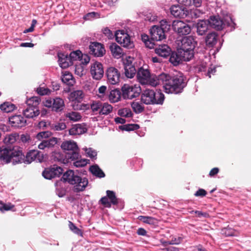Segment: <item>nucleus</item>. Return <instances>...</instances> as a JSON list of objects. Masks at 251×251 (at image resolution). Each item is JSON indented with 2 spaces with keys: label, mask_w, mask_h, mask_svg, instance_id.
I'll list each match as a JSON object with an SVG mask.
<instances>
[{
  "label": "nucleus",
  "mask_w": 251,
  "mask_h": 251,
  "mask_svg": "<svg viewBox=\"0 0 251 251\" xmlns=\"http://www.w3.org/2000/svg\"><path fill=\"white\" fill-rule=\"evenodd\" d=\"M164 99V95L160 90L155 92L153 90L146 89L141 93V101L147 105H162Z\"/></svg>",
  "instance_id": "7ed1b4c3"
},
{
  "label": "nucleus",
  "mask_w": 251,
  "mask_h": 251,
  "mask_svg": "<svg viewBox=\"0 0 251 251\" xmlns=\"http://www.w3.org/2000/svg\"><path fill=\"white\" fill-rule=\"evenodd\" d=\"M170 241L171 245H178L182 241V238L180 237H173Z\"/></svg>",
  "instance_id": "69168bd1"
},
{
  "label": "nucleus",
  "mask_w": 251,
  "mask_h": 251,
  "mask_svg": "<svg viewBox=\"0 0 251 251\" xmlns=\"http://www.w3.org/2000/svg\"><path fill=\"white\" fill-rule=\"evenodd\" d=\"M89 160L86 159H82L74 162V165L76 167H82L85 166Z\"/></svg>",
  "instance_id": "6e6d98bb"
},
{
  "label": "nucleus",
  "mask_w": 251,
  "mask_h": 251,
  "mask_svg": "<svg viewBox=\"0 0 251 251\" xmlns=\"http://www.w3.org/2000/svg\"><path fill=\"white\" fill-rule=\"evenodd\" d=\"M109 49L115 58H120L124 54L122 49L115 43L110 45Z\"/></svg>",
  "instance_id": "a878e982"
},
{
  "label": "nucleus",
  "mask_w": 251,
  "mask_h": 251,
  "mask_svg": "<svg viewBox=\"0 0 251 251\" xmlns=\"http://www.w3.org/2000/svg\"><path fill=\"white\" fill-rule=\"evenodd\" d=\"M79 176L76 173H75L74 171L69 170L65 172L61 180L64 182H67L71 185H73L76 180H77V176Z\"/></svg>",
  "instance_id": "6ab92c4d"
},
{
  "label": "nucleus",
  "mask_w": 251,
  "mask_h": 251,
  "mask_svg": "<svg viewBox=\"0 0 251 251\" xmlns=\"http://www.w3.org/2000/svg\"><path fill=\"white\" fill-rule=\"evenodd\" d=\"M61 147L62 150L71 152L73 151L78 150L76 143L74 141H67L62 143Z\"/></svg>",
  "instance_id": "bb28decb"
},
{
  "label": "nucleus",
  "mask_w": 251,
  "mask_h": 251,
  "mask_svg": "<svg viewBox=\"0 0 251 251\" xmlns=\"http://www.w3.org/2000/svg\"><path fill=\"white\" fill-rule=\"evenodd\" d=\"M170 62L174 66H177L182 61H188L190 60L189 58H187L185 55L180 53V50L177 49L176 52H172L170 55Z\"/></svg>",
  "instance_id": "ddd939ff"
},
{
  "label": "nucleus",
  "mask_w": 251,
  "mask_h": 251,
  "mask_svg": "<svg viewBox=\"0 0 251 251\" xmlns=\"http://www.w3.org/2000/svg\"><path fill=\"white\" fill-rule=\"evenodd\" d=\"M86 153L87 154L88 156L91 158H94L97 156V152L92 149H86L85 150Z\"/></svg>",
  "instance_id": "052dcab7"
},
{
  "label": "nucleus",
  "mask_w": 251,
  "mask_h": 251,
  "mask_svg": "<svg viewBox=\"0 0 251 251\" xmlns=\"http://www.w3.org/2000/svg\"><path fill=\"white\" fill-rule=\"evenodd\" d=\"M41 99L38 97H33L29 99L27 101V107L23 111L24 115L26 118H33L40 114L38 105Z\"/></svg>",
  "instance_id": "39448f33"
},
{
  "label": "nucleus",
  "mask_w": 251,
  "mask_h": 251,
  "mask_svg": "<svg viewBox=\"0 0 251 251\" xmlns=\"http://www.w3.org/2000/svg\"><path fill=\"white\" fill-rule=\"evenodd\" d=\"M126 33L123 30L117 31L115 34L116 41L118 43H121L122 39L125 38Z\"/></svg>",
  "instance_id": "603ef678"
},
{
  "label": "nucleus",
  "mask_w": 251,
  "mask_h": 251,
  "mask_svg": "<svg viewBox=\"0 0 251 251\" xmlns=\"http://www.w3.org/2000/svg\"><path fill=\"white\" fill-rule=\"evenodd\" d=\"M51 135V133L50 131H42L37 133L35 137L38 140L42 141L45 140L44 139L49 138Z\"/></svg>",
  "instance_id": "09e8293b"
},
{
  "label": "nucleus",
  "mask_w": 251,
  "mask_h": 251,
  "mask_svg": "<svg viewBox=\"0 0 251 251\" xmlns=\"http://www.w3.org/2000/svg\"><path fill=\"white\" fill-rule=\"evenodd\" d=\"M57 143L58 139L57 138L51 137L49 139L43 140L38 145V148L40 150H44L46 148H52L57 144Z\"/></svg>",
  "instance_id": "412c9836"
},
{
  "label": "nucleus",
  "mask_w": 251,
  "mask_h": 251,
  "mask_svg": "<svg viewBox=\"0 0 251 251\" xmlns=\"http://www.w3.org/2000/svg\"><path fill=\"white\" fill-rule=\"evenodd\" d=\"M81 56H82V52L79 50L73 51L69 55L70 59L73 64V61L80 60Z\"/></svg>",
  "instance_id": "49530a36"
},
{
  "label": "nucleus",
  "mask_w": 251,
  "mask_h": 251,
  "mask_svg": "<svg viewBox=\"0 0 251 251\" xmlns=\"http://www.w3.org/2000/svg\"><path fill=\"white\" fill-rule=\"evenodd\" d=\"M172 52L171 48L167 45H160L155 49V52L158 55L166 58L170 56Z\"/></svg>",
  "instance_id": "4be33fe9"
},
{
  "label": "nucleus",
  "mask_w": 251,
  "mask_h": 251,
  "mask_svg": "<svg viewBox=\"0 0 251 251\" xmlns=\"http://www.w3.org/2000/svg\"><path fill=\"white\" fill-rule=\"evenodd\" d=\"M84 93L82 90H76L72 92L70 94L72 100L80 101L84 98Z\"/></svg>",
  "instance_id": "e433bc0d"
},
{
  "label": "nucleus",
  "mask_w": 251,
  "mask_h": 251,
  "mask_svg": "<svg viewBox=\"0 0 251 251\" xmlns=\"http://www.w3.org/2000/svg\"><path fill=\"white\" fill-rule=\"evenodd\" d=\"M154 41L152 40L151 38L149 41H147V42H146L145 45L146 47L147 48H148L149 49H153L154 48V46H155Z\"/></svg>",
  "instance_id": "774afa93"
},
{
  "label": "nucleus",
  "mask_w": 251,
  "mask_h": 251,
  "mask_svg": "<svg viewBox=\"0 0 251 251\" xmlns=\"http://www.w3.org/2000/svg\"><path fill=\"white\" fill-rule=\"evenodd\" d=\"M50 128L55 131H60L65 129L66 128V124L64 122H59L53 124L49 123Z\"/></svg>",
  "instance_id": "58836bf2"
},
{
  "label": "nucleus",
  "mask_w": 251,
  "mask_h": 251,
  "mask_svg": "<svg viewBox=\"0 0 251 251\" xmlns=\"http://www.w3.org/2000/svg\"><path fill=\"white\" fill-rule=\"evenodd\" d=\"M113 106L107 102H102L100 115H107L113 111Z\"/></svg>",
  "instance_id": "2f4dec72"
},
{
  "label": "nucleus",
  "mask_w": 251,
  "mask_h": 251,
  "mask_svg": "<svg viewBox=\"0 0 251 251\" xmlns=\"http://www.w3.org/2000/svg\"><path fill=\"white\" fill-rule=\"evenodd\" d=\"M124 48L132 49L134 47V43L131 41L130 36L126 33L125 38L122 39L121 43H118Z\"/></svg>",
  "instance_id": "7c9ffc66"
},
{
  "label": "nucleus",
  "mask_w": 251,
  "mask_h": 251,
  "mask_svg": "<svg viewBox=\"0 0 251 251\" xmlns=\"http://www.w3.org/2000/svg\"><path fill=\"white\" fill-rule=\"evenodd\" d=\"M36 91L38 94L41 96L49 95L50 93V91L49 89L43 87L38 88Z\"/></svg>",
  "instance_id": "13d9d810"
},
{
  "label": "nucleus",
  "mask_w": 251,
  "mask_h": 251,
  "mask_svg": "<svg viewBox=\"0 0 251 251\" xmlns=\"http://www.w3.org/2000/svg\"><path fill=\"white\" fill-rule=\"evenodd\" d=\"M80 60H81V62L83 65H87L90 60V57L87 54H83L80 57Z\"/></svg>",
  "instance_id": "680f3d73"
},
{
  "label": "nucleus",
  "mask_w": 251,
  "mask_h": 251,
  "mask_svg": "<svg viewBox=\"0 0 251 251\" xmlns=\"http://www.w3.org/2000/svg\"><path fill=\"white\" fill-rule=\"evenodd\" d=\"M68 226L70 229L74 233L78 235L82 236L83 233L81 230L76 227L73 222L69 221Z\"/></svg>",
  "instance_id": "8fccbe9b"
},
{
  "label": "nucleus",
  "mask_w": 251,
  "mask_h": 251,
  "mask_svg": "<svg viewBox=\"0 0 251 251\" xmlns=\"http://www.w3.org/2000/svg\"><path fill=\"white\" fill-rule=\"evenodd\" d=\"M78 150L73 151L71 152H68L67 153L68 155V157L71 159L72 160H75L78 159L79 157V154L78 153Z\"/></svg>",
  "instance_id": "5fc2aeb1"
},
{
  "label": "nucleus",
  "mask_w": 251,
  "mask_h": 251,
  "mask_svg": "<svg viewBox=\"0 0 251 251\" xmlns=\"http://www.w3.org/2000/svg\"><path fill=\"white\" fill-rule=\"evenodd\" d=\"M138 219L144 223L151 225H155L158 223L157 220L152 217L139 216Z\"/></svg>",
  "instance_id": "c9c22d12"
},
{
  "label": "nucleus",
  "mask_w": 251,
  "mask_h": 251,
  "mask_svg": "<svg viewBox=\"0 0 251 251\" xmlns=\"http://www.w3.org/2000/svg\"><path fill=\"white\" fill-rule=\"evenodd\" d=\"M121 95V92L119 90H112L109 94V100L111 102H117L120 100Z\"/></svg>",
  "instance_id": "c85d7f7f"
},
{
  "label": "nucleus",
  "mask_w": 251,
  "mask_h": 251,
  "mask_svg": "<svg viewBox=\"0 0 251 251\" xmlns=\"http://www.w3.org/2000/svg\"><path fill=\"white\" fill-rule=\"evenodd\" d=\"M11 126L17 128H22L26 125V120L20 115H16L9 118Z\"/></svg>",
  "instance_id": "a211bd4d"
},
{
  "label": "nucleus",
  "mask_w": 251,
  "mask_h": 251,
  "mask_svg": "<svg viewBox=\"0 0 251 251\" xmlns=\"http://www.w3.org/2000/svg\"><path fill=\"white\" fill-rule=\"evenodd\" d=\"M106 75L107 80L111 84H116L120 82L121 74L117 69L112 67L108 68Z\"/></svg>",
  "instance_id": "9b49d317"
},
{
  "label": "nucleus",
  "mask_w": 251,
  "mask_h": 251,
  "mask_svg": "<svg viewBox=\"0 0 251 251\" xmlns=\"http://www.w3.org/2000/svg\"><path fill=\"white\" fill-rule=\"evenodd\" d=\"M191 213H195V214H196L197 215V216L198 217H205V218H207L209 216V214L206 213V212H201V211H192L191 212H190Z\"/></svg>",
  "instance_id": "e2e57ef3"
},
{
  "label": "nucleus",
  "mask_w": 251,
  "mask_h": 251,
  "mask_svg": "<svg viewBox=\"0 0 251 251\" xmlns=\"http://www.w3.org/2000/svg\"><path fill=\"white\" fill-rule=\"evenodd\" d=\"M118 114L121 117L127 118L131 117L133 115L131 110L128 108H124L119 109L118 112Z\"/></svg>",
  "instance_id": "c03bdc74"
},
{
  "label": "nucleus",
  "mask_w": 251,
  "mask_h": 251,
  "mask_svg": "<svg viewBox=\"0 0 251 251\" xmlns=\"http://www.w3.org/2000/svg\"><path fill=\"white\" fill-rule=\"evenodd\" d=\"M58 55V62L60 66L62 68H67L69 66L73 65L71 60L70 59V57L68 56V55H65L63 53H59Z\"/></svg>",
  "instance_id": "b1692460"
},
{
  "label": "nucleus",
  "mask_w": 251,
  "mask_h": 251,
  "mask_svg": "<svg viewBox=\"0 0 251 251\" xmlns=\"http://www.w3.org/2000/svg\"><path fill=\"white\" fill-rule=\"evenodd\" d=\"M140 126L138 124H127L119 126V128L122 130L127 131H133L139 129Z\"/></svg>",
  "instance_id": "79ce46f5"
},
{
  "label": "nucleus",
  "mask_w": 251,
  "mask_h": 251,
  "mask_svg": "<svg viewBox=\"0 0 251 251\" xmlns=\"http://www.w3.org/2000/svg\"><path fill=\"white\" fill-rule=\"evenodd\" d=\"M148 83L154 87L162 84L166 93L175 94L181 93L187 84L182 74L172 75L164 73L158 75H151Z\"/></svg>",
  "instance_id": "f03ea898"
},
{
  "label": "nucleus",
  "mask_w": 251,
  "mask_h": 251,
  "mask_svg": "<svg viewBox=\"0 0 251 251\" xmlns=\"http://www.w3.org/2000/svg\"><path fill=\"white\" fill-rule=\"evenodd\" d=\"M221 232L223 235L226 236H231L234 235V230L229 227L223 228Z\"/></svg>",
  "instance_id": "864d4df0"
},
{
  "label": "nucleus",
  "mask_w": 251,
  "mask_h": 251,
  "mask_svg": "<svg viewBox=\"0 0 251 251\" xmlns=\"http://www.w3.org/2000/svg\"><path fill=\"white\" fill-rule=\"evenodd\" d=\"M218 38V34L215 32L209 33L205 38L206 45L209 47H214L217 43Z\"/></svg>",
  "instance_id": "5701e85b"
},
{
  "label": "nucleus",
  "mask_w": 251,
  "mask_h": 251,
  "mask_svg": "<svg viewBox=\"0 0 251 251\" xmlns=\"http://www.w3.org/2000/svg\"><path fill=\"white\" fill-rule=\"evenodd\" d=\"M106 194H107V197L108 199H109L110 201V202L113 204V205H116L118 203V199H117L115 193L110 190H107L106 191Z\"/></svg>",
  "instance_id": "de8ad7c7"
},
{
  "label": "nucleus",
  "mask_w": 251,
  "mask_h": 251,
  "mask_svg": "<svg viewBox=\"0 0 251 251\" xmlns=\"http://www.w3.org/2000/svg\"><path fill=\"white\" fill-rule=\"evenodd\" d=\"M90 53L96 57L102 56L105 53L104 46L98 42H92L89 46Z\"/></svg>",
  "instance_id": "4468645a"
},
{
  "label": "nucleus",
  "mask_w": 251,
  "mask_h": 251,
  "mask_svg": "<svg viewBox=\"0 0 251 251\" xmlns=\"http://www.w3.org/2000/svg\"><path fill=\"white\" fill-rule=\"evenodd\" d=\"M209 25L210 27L216 30H222L226 25L229 26V23L224 22L219 16H211L208 19Z\"/></svg>",
  "instance_id": "9d476101"
},
{
  "label": "nucleus",
  "mask_w": 251,
  "mask_h": 251,
  "mask_svg": "<svg viewBox=\"0 0 251 251\" xmlns=\"http://www.w3.org/2000/svg\"><path fill=\"white\" fill-rule=\"evenodd\" d=\"M89 170L93 175L98 177L102 178L105 176V174L97 165L91 166Z\"/></svg>",
  "instance_id": "473e14b6"
},
{
  "label": "nucleus",
  "mask_w": 251,
  "mask_h": 251,
  "mask_svg": "<svg viewBox=\"0 0 251 251\" xmlns=\"http://www.w3.org/2000/svg\"><path fill=\"white\" fill-rule=\"evenodd\" d=\"M170 12L175 17L179 18H185L189 14V11L186 7L178 5H172Z\"/></svg>",
  "instance_id": "f8f14e48"
},
{
  "label": "nucleus",
  "mask_w": 251,
  "mask_h": 251,
  "mask_svg": "<svg viewBox=\"0 0 251 251\" xmlns=\"http://www.w3.org/2000/svg\"><path fill=\"white\" fill-rule=\"evenodd\" d=\"M44 105L49 108H52V110L55 112L62 111L65 106L63 100L60 98L47 99L44 102Z\"/></svg>",
  "instance_id": "1a4fd4ad"
},
{
  "label": "nucleus",
  "mask_w": 251,
  "mask_h": 251,
  "mask_svg": "<svg viewBox=\"0 0 251 251\" xmlns=\"http://www.w3.org/2000/svg\"><path fill=\"white\" fill-rule=\"evenodd\" d=\"M99 202L106 207L110 208L111 206L112 203L110 201H108V199L106 196L102 197Z\"/></svg>",
  "instance_id": "4d7b16f0"
},
{
  "label": "nucleus",
  "mask_w": 251,
  "mask_h": 251,
  "mask_svg": "<svg viewBox=\"0 0 251 251\" xmlns=\"http://www.w3.org/2000/svg\"><path fill=\"white\" fill-rule=\"evenodd\" d=\"M63 169L57 165L45 168L42 172L43 176L47 179L59 177L63 174Z\"/></svg>",
  "instance_id": "6e6552de"
},
{
  "label": "nucleus",
  "mask_w": 251,
  "mask_h": 251,
  "mask_svg": "<svg viewBox=\"0 0 251 251\" xmlns=\"http://www.w3.org/2000/svg\"><path fill=\"white\" fill-rule=\"evenodd\" d=\"M160 28L163 29V31L165 32L166 31H168L170 29L171 27V23L170 22H168L167 20L164 19L162 20L160 22Z\"/></svg>",
  "instance_id": "3c124183"
},
{
  "label": "nucleus",
  "mask_w": 251,
  "mask_h": 251,
  "mask_svg": "<svg viewBox=\"0 0 251 251\" xmlns=\"http://www.w3.org/2000/svg\"><path fill=\"white\" fill-rule=\"evenodd\" d=\"M179 3L186 6H189L192 4V0H176Z\"/></svg>",
  "instance_id": "338daca9"
},
{
  "label": "nucleus",
  "mask_w": 251,
  "mask_h": 251,
  "mask_svg": "<svg viewBox=\"0 0 251 251\" xmlns=\"http://www.w3.org/2000/svg\"><path fill=\"white\" fill-rule=\"evenodd\" d=\"M136 76L141 84H148L149 78L151 76V73L148 69H145L143 67H141L137 71Z\"/></svg>",
  "instance_id": "aec40b11"
},
{
  "label": "nucleus",
  "mask_w": 251,
  "mask_h": 251,
  "mask_svg": "<svg viewBox=\"0 0 251 251\" xmlns=\"http://www.w3.org/2000/svg\"><path fill=\"white\" fill-rule=\"evenodd\" d=\"M16 108V106L10 102H4L0 105V109L4 112H12Z\"/></svg>",
  "instance_id": "72a5a7b5"
},
{
  "label": "nucleus",
  "mask_w": 251,
  "mask_h": 251,
  "mask_svg": "<svg viewBox=\"0 0 251 251\" xmlns=\"http://www.w3.org/2000/svg\"><path fill=\"white\" fill-rule=\"evenodd\" d=\"M91 74L94 79H100L103 76L104 71L101 63L96 62L91 66L90 69Z\"/></svg>",
  "instance_id": "2eb2a0df"
},
{
  "label": "nucleus",
  "mask_w": 251,
  "mask_h": 251,
  "mask_svg": "<svg viewBox=\"0 0 251 251\" xmlns=\"http://www.w3.org/2000/svg\"><path fill=\"white\" fill-rule=\"evenodd\" d=\"M65 117L69 119L70 120L76 122L80 120L81 118L80 114L77 112H71L67 113L65 115Z\"/></svg>",
  "instance_id": "a19ab883"
},
{
  "label": "nucleus",
  "mask_w": 251,
  "mask_h": 251,
  "mask_svg": "<svg viewBox=\"0 0 251 251\" xmlns=\"http://www.w3.org/2000/svg\"><path fill=\"white\" fill-rule=\"evenodd\" d=\"M207 192L203 189H199L194 194L196 197H203L206 195Z\"/></svg>",
  "instance_id": "0e129e2a"
},
{
  "label": "nucleus",
  "mask_w": 251,
  "mask_h": 251,
  "mask_svg": "<svg viewBox=\"0 0 251 251\" xmlns=\"http://www.w3.org/2000/svg\"><path fill=\"white\" fill-rule=\"evenodd\" d=\"M62 82L69 86H73L75 83V79L71 73L65 72L61 77Z\"/></svg>",
  "instance_id": "cd10ccee"
},
{
  "label": "nucleus",
  "mask_w": 251,
  "mask_h": 251,
  "mask_svg": "<svg viewBox=\"0 0 251 251\" xmlns=\"http://www.w3.org/2000/svg\"><path fill=\"white\" fill-rule=\"evenodd\" d=\"M122 96L124 99H132L138 97L141 93V87L139 85L124 84L121 88Z\"/></svg>",
  "instance_id": "423d86ee"
},
{
  "label": "nucleus",
  "mask_w": 251,
  "mask_h": 251,
  "mask_svg": "<svg viewBox=\"0 0 251 251\" xmlns=\"http://www.w3.org/2000/svg\"><path fill=\"white\" fill-rule=\"evenodd\" d=\"M172 26L173 30L180 36L189 34L191 31L190 26L180 20L174 21Z\"/></svg>",
  "instance_id": "0eeeda50"
},
{
  "label": "nucleus",
  "mask_w": 251,
  "mask_h": 251,
  "mask_svg": "<svg viewBox=\"0 0 251 251\" xmlns=\"http://www.w3.org/2000/svg\"><path fill=\"white\" fill-rule=\"evenodd\" d=\"M208 20L201 21L197 25V32L199 35H203L207 31L208 29Z\"/></svg>",
  "instance_id": "393cba45"
},
{
  "label": "nucleus",
  "mask_w": 251,
  "mask_h": 251,
  "mask_svg": "<svg viewBox=\"0 0 251 251\" xmlns=\"http://www.w3.org/2000/svg\"><path fill=\"white\" fill-rule=\"evenodd\" d=\"M103 33L106 36L108 39H112L113 38L114 35L112 32L108 28L106 27L102 29Z\"/></svg>",
  "instance_id": "bf43d9fd"
},
{
  "label": "nucleus",
  "mask_w": 251,
  "mask_h": 251,
  "mask_svg": "<svg viewBox=\"0 0 251 251\" xmlns=\"http://www.w3.org/2000/svg\"><path fill=\"white\" fill-rule=\"evenodd\" d=\"M150 36L152 40L158 41L165 38V32L158 25H154L150 29Z\"/></svg>",
  "instance_id": "dca6fc26"
},
{
  "label": "nucleus",
  "mask_w": 251,
  "mask_h": 251,
  "mask_svg": "<svg viewBox=\"0 0 251 251\" xmlns=\"http://www.w3.org/2000/svg\"><path fill=\"white\" fill-rule=\"evenodd\" d=\"M14 207V205L12 204L11 203L9 202L8 203H5L1 201H0V210L1 212L10 210L15 211L16 210L13 209Z\"/></svg>",
  "instance_id": "37998d69"
},
{
  "label": "nucleus",
  "mask_w": 251,
  "mask_h": 251,
  "mask_svg": "<svg viewBox=\"0 0 251 251\" xmlns=\"http://www.w3.org/2000/svg\"><path fill=\"white\" fill-rule=\"evenodd\" d=\"M87 129L81 124L75 125L70 130L72 134H79L86 132Z\"/></svg>",
  "instance_id": "f704fd0d"
},
{
  "label": "nucleus",
  "mask_w": 251,
  "mask_h": 251,
  "mask_svg": "<svg viewBox=\"0 0 251 251\" xmlns=\"http://www.w3.org/2000/svg\"><path fill=\"white\" fill-rule=\"evenodd\" d=\"M133 111L136 113H140L144 110V107L138 102H133L131 104Z\"/></svg>",
  "instance_id": "a18cd8bd"
},
{
  "label": "nucleus",
  "mask_w": 251,
  "mask_h": 251,
  "mask_svg": "<svg viewBox=\"0 0 251 251\" xmlns=\"http://www.w3.org/2000/svg\"><path fill=\"white\" fill-rule=\"evenodd\" d=\"M101 104L102 102L100 100L93 101L90 104L92 111L94 113H98L100 115Z\"/></svg>",
  "instance_id": "ea45409f"
},
{
  "label": "nucleus",
  "mask_w": 251,
  "mask_h": 251,
  "mask_svg": "<svg viewBox=\"0 0 251 251\" xmlns=\"http://www.w3.org/2000/svg\"><path fill=\"white\" fill-rule=\"evenodd\" d=\"M18 137L16 133L6 135L3 139V142L6 145L12 144L16 142Z\"/></svg>",
  "instance_id": "4c0bfd02"
},
{
  "label": "nucleus",
  "mask_w": 251,
  "mask_h": 251,
  "mask_svg": "<svg viewBox=\"0 0 251 251\" xmlns=\"http://www.w3.org/2000/svg\"><path fill=\"white\" fill-rule=\"evenodd\" d=\"M77 180H76L73 185L74 186L72 190L75 193H79L83 191L88 184V179L86 177H81L80 176H77Z\"/></svg>",
  "instance_id": "f3484780"
},
{
  "label": "nucleus",
  "mask_w": 251,
  "mask_h": 251,
  "mask_svg": "<svg viewBox=\"0 0 251 251\" xmlns=\"http://www.w3.org/2000/svg\"><path fill=\"white\" fill-rule=\"evenodd\" d=\"M44 159L43 153L38 150L29 151L25 156L18 147L5 148L0 151V161L6 164L10 162L14 165L22 163L29 164L34 160L42 162L44 161Z\"/></svg>",
  "instance_id": "f257e3e1"
},
{
  "label": "nucleus",
  "mask_w": 251,
  "mask_h": 251,
  "mask_svg": "<svg viewBox=\"0 0 251 251\" xmlns=\"http://www.w3.org/2000/svg\"><path fill=\"white\" fill-rule=\"evenodd\" d=\"M124 70L125 75L127 78H132L136 74L137 75V71L134 65H127Z\"/></svg>",
  "instance_id": "c756f323"
},
{
  "label": "nucleus",
  "mask_w": 251,
  "mask_h": 251,
  "mask_svg": "<svg viewBox=\"0 0 251 251\" xmlns=\"http://www.w3.org/2000/svg\"><path fill=\"white\" fill-rule=\"evenodd\" d=\"M197 43L194 38L191 36L183 37L178 43V49L180 50V53L185 55L187 58L192 59L194 56V50Z\"/></svg>",
  "instance_id": "20e7f679"
}]
</instances>
